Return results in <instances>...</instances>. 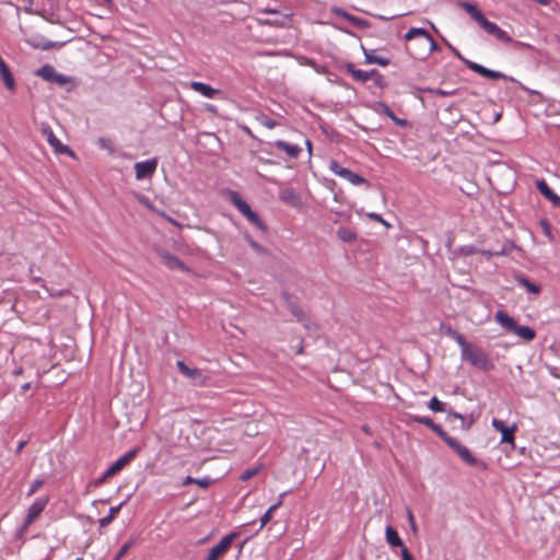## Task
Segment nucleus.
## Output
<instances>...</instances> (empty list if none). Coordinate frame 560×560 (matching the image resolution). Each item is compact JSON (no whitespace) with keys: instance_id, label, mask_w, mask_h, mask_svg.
<instances>
[{"instance_id":"f257e3e1","label":"nucleus","mask_w":560,"mask_h":560,"mask_svg":"<svg viewBox=\"0 0 560 560\" xmlns=\"http://www.w3.org/2000/svg\"><path fill=\"white\" fill-rule=\"evenodd\" d=\"M462 357L465 361L480 370L487 371L491 368V361L488 354L481 348L472 343L465 349Z\"/></svg>"},{"instance_id":"f03ea898","label":"nucleus","mask_w":560,"mask_h":560,"mask_svg":"<svg viewBox=\"0 0 560 560\" xmlns=\"http://www.w3.org/2000/svg\"><path fill=\"white\" fill-rule=\"evenodd\" d=\"M231 202L250 223H253L260 230H266V225L260 220L259 215L250 209L249 205L245 200H243L237 192L231 194Z\"/></svg>"},{"instance_id":"7ed1b4c3","label":"nucleus","mask_w":560,"mask_h":560,"mask_svg":"<svg viewBox=\"0 0 560 560\" xmlns=\"http://www.w3.org/2000/svg\"><path fill=\"white\" fill-rule=\"evenodd\" d=\"M462 8L482 27L488 34L494 35L499 27L495 23L486 19L483 13L477 8L476 4L470 2H463Z\"/></svg>"},{"instance_id":"20e7f679","label":"nucleus","mask_w":560,"mask_h":560,"mask_svg":"<svg viewBox=\"0 0 560 560\" xmlns=\"http://www.w3.org/2000/svg\"><path fill=\"white\" fill-rule=\"evenodd\" d=\"M447 446L450 448H452L460 457V459L463 462H465L467 465H469V466H478V467H481L482 469L487 468L486 463H483L482 460L477 459L471 454V452L466 446L460 444L455 438L450 440V442L447 443Z\"/></svg>"},{"instance_id":"39448f33","label":"nucleus","mask_w":560,"mask_h":560,"mask_svg":"<svg viewBox=\"0 0 560 560\" xmlns=\"http://www.w3.org/2000/svg\"><path fill=\"white\" fill-rule=\"evenodd\" d=\"M48 504V498H37L28 508L27 514L21 527L22 532H26L28 527L39 517Z\"/></svg>"},{"instance_id":"423d86ee","label":"nucleus","mask_w":560,"mask_h":560,"mask_svg":"<svg viewBox=\"0 0 560 560\" xmlns=\"http://www.w3.org/2000/svg\"><path fill=\"white\" fill-rule=\"evenodd\" d=\"M454 54L467 66L471 71L492 80L506 79V75L502 72L490 70L477 62L465 59L456 49H454Z\"/></svg>"},{"instance_id":"0eeeda50","label":"nucleus","mask_w":560,"mask_h":560,"mask_svg":"<svg viewBox=\"0 0 560 560\" xmlns=\"http://www.w3.org/2000/svg\"><path fill=\"white\" fill-rule=\"evenodd\" d=\"M346 71L351 74L354 81L366 82L369 80L375 81L376 84H381L383 77L377 70L364 71L357 69L353 63L346 65Z\"/></svg>"},{"instance_id":"6e6552de","label":"nucleus","mask_w":560,"mask_h":560,"mask_svg":"<svg viewBox=\"0 0 560 560\" xmlns=\"http://www.w3.org/2000/svg\"><path fill=\"white\" fill-rule=\"evenodd\" d=\"M139 453V447H135L118 458L104 474L101 481L112 478L124 469Z\"/></svg>"},{"instance_id":"1a4fd4ad","label":"nucleus","mask_w":560,"mask_h":560,"mask_svg":"<svg viewBox=\"0 0 560 560\" xmlns=\"http://www.w3.org/2000/svg\"><path fill=\"white\" fill-rule=\"evenodd\" d=\"M329 170L337 176L350 182L352 185L359 186L366 183V179L359 174L353 173L349 168L341 166L337 161L329 163Z\"/></svg>"},{"instance_id":"9d476101","label":"nucleus","mask_w":560,"mask_h":560,"mask_svg":"<svg viewBox=\"0 0 560 560\" xmlns=\"http://www.w3.org/2000/svg\"><path fill=\"white\" fill-rule=\"evenodd\" d=\"M417 37H421L424 40V46L427 49V55H430L432 51L438 49V45L433 37L428 33L424 28L411 27L406 34V40H412Z\"/></svg>"},{"instance_id":"9b49d317","label":"nucleus","mask_w":560,"mask_h":560,"mask_svg":"<svg viewBox=\"0 0 560 560\" xmlns=\"http://www.w3.org/2000/svg\"><path fill=\"white\" fill-rule=\"evenodd\" d=\"M492 427L495 431L501 433L502 444H511L513 447L515 446L514 434L517 430L516 424H513L512 427H506L502 420L494 418L492 420Z\"/></svg>"},{"instance_id":"f8f14e48","label":"nucleus","mask_w":560,"mask_h":560,"mask_svg":"<svg viewBox=\"0 0 560 560\" xmlns=\"http://www.w3.org/2000/svg\"><path fill=\"white\" fill-rule=\"evenodd\" d=\"M38 77L44 79L48 82L57 83L58 85L62 86L69 83V78L66 75L58 73L55 68L50 65H45L42 68H39L36 72Z\"/></svg>"},{"instance_id":"ddd939ff","label":"nucleus","mask_w":560,"mask_h":560,"mask_svg":"<svg viewBox=\"0 0 560 560\" xmlns=\"http://www.w3.org/2000/svg\"><path fill=\"white\" fill-rule=\"evenodd\" d=\"M158 163L159 162L156 158L136 163V178L139 180L144 178H151L156 171Z\"/></svg>"},{"instance_id":"4468645a","label":"nucleus","mask_w":560,"mask_h":560,"mask_svg":"<svg viewBox=\"0 0 560 560\" xmlns=\"http://www.w3.org/2000/svg\"><path fill=\"white\" fill-rule=\"evenodd\" d=\"M177 368L183 375L192 380L197 385H206L209 381V376L205 375L201 370L189 368L183 361H177Z\"/></svg>"},{"instance_id":"2eb2a0df","label":"nucleus","mask_w":560,"mask_h":560,"mask_svg":"<svg viewBox=\"0 0 560 560\" xmlns=\"http://www.w3.org/2000/svg\"><path fill=\"white\" fill-rule=\"evenodd\" d=\"M189 88L208 98H214L217 96L222 95L221 90L213 89L212 86L198 81H191L189 83Z\"/></svg>"},{"instance_id":"dca6fc26","label":"nucleus","mask_w":560,"mask_h":560,"mask_svg":"<svg viewBox=\"0 0 560 560\" xmlns=\"http://www.w3.org/2000/svg\"><path fill=\"white\" fill-rule=\"evenodd\" d=\"M0 78L4 84V86L9 91H15L16 84L14 77L9 68V66L5 63V61L0 56Z\"/></svg>"},{"instance_id":"f3484780","label":"nucleus","mask_w":560,"mask_h":560,"mask_svg":"<svg viewBox=\"0 0 560 560\" xmlns=\"http://www.w3.org/2000/svg\"><path fill=\"white\" fill-rule=\"evenodd\" d=\"M279 198L284 203L298 208L302 205L301 196L293 188H283L279 192Z\"/></svg>"},{"instance_id":"a211bd4d","label":"nucleus","mask_w":560,"mask_h":560,"mask_svg":"<svg viewBox=\"0 0 560 560\" xmlns=\"http://www.w3.org/2000/svg\"><path fill=\"white\" fill-rule=\"evenodd\" d=\"M494 318L499 325L510 332H513L517 326L515 319L503 311H498Z\"/></svg>"},{"instance_id":"6ab92c4d","label":"nucleus","mask_w":560,"mask_h":560,"mask_svg":"<svg viewBox=\"0 0 560 560\" xmlns=\"http://www.w3.org/2000/svg\"><path fill=\"white\" fill-rule=\"evenodd\" d=\"M275 148L285 152L290 158L296 159L302 152V148L298 144H291L283 140H277L272 144Z\"/></svg>"},{"instance_id":"aec40b11","label":"nucleus","mask_w":560,"mask_h":560,"mask_svg":"<svg viewBox=\"0 0 560 560\" xmlns=\"http://www.w3.org/2000/svg\"><path fill=\"white\" fill-rule=\"evenodd\" d=\"M537 189L552 205L560 206V197L553 192V190L548 186V184L545 180L537 182Z\"/></svg>"},{"instance_id":"412c9836","label":"nucleus","mask_w":560,"mask_h":560,"mask_svg":"<svg viewBox=\"0 0 560 560\" xmlns=\"http://www.w3.org/2000/svg\"><path fill=\"white\" fill-rule=\"evenodd\" d=\"M385 536L387 544L390 545L392 547H400L401 549L406 547L401 538L399 537L397 530L393 526L388 525L386 527Z\"/></svg>"},{"instance_id":"4be33fe9","label":"nucleus","mask_w":560,"mask_h":560,"mask_svg":"<svg viewBox=\"0 0 560 560\" xmlns=\"http://www.w3.org/2000/svg\"><path fill=\"white\" fill-rule=\"evenodd\" d=\"M285 493L280 495L277 503L272 504L266 513L260 517V528L265 527L273 517V513L282 505V498Z\"/></svg>"},{"instance_id":"5701e85b","label":"nucleus","mask_w":560,"mask_h":560,"mask_svg":"<svg viewBox=\"0 0 560 560\" xmlns=\"http://www.w3.org/2000/svg\"><path fill=\"white\" fill-rule=\"evenodd\" d=\"M47 140L57 153H70L69 148L62 144L51 130L47 132Z\"/></svg>"},{"instance_id":"b1692460","label":"nucleus","mask_w":560,"mask_h":560,"mask_svg":"<svg viewBox=\"0 0 560 560\" xmlns=\"http://www.w3.org/2000/svg\"><path fill=\"white\" fill-rule=\"evenodd\" d=\"M125 503H126V501L121 502L117 506L110 508L108 515L98 521L100 526L107 527L116 518V516L118 515V513L120 512V510L125 505Z\"/></svg>"},{"instance_id":"393cba45","label":"nucleus","mask_w":560,"mask_h":560,"mask_svg":"<svg viewBox=\"0 0 560 560\" xmlns=\"http://www.w3.org/2000/svg\"><path fill=\"white\" fill-rule=\"evenodd\" d=\"M291 16H292V13H287V14L282 15V19H257V22L260 25L282 27L285 25L284 20H290Z\"/></svg>"},{"instance_id":"a878e982","label":"nucleus","mask_w":560,"mask_h":560,"mask_svg":"<svg viewBox=\"0 0 560 560\" xmlns=\"http://www.w3.org/2000/svg\"><path fill=\"white\" fill-rule=\"evenodd\" d=\"M513 334L517 335L520 338H522L526 341H532L536 337L535 330L528 326H518L517 325L515 330L513 331Z\"/></svg>"},{"instance_id":"bb28decb","label":"nucleus","mask_w":560,"mask_h":560,"mask_svg":"<svg viewBox=\"0 0 560 560\" xmlns=\"http://www.w3.org/2000/svg\"><path fill=\"white\" fill-rule=\"evenodd\" d=\"M164 264L170 269H179V270H187L186 266L183 261H180L177 257L172 255H165L164 256Z\"/></svg>"},{"instance_id":"cd10ccee","label":"nucleus","mask_w":560,"mask_h":560,"mask_svg":"<svg viewBox=\"0 0 560 560\" xmlns=\"http://www.w3.org/2000/svg\"><path fill=\"white\" fill-rule=\"evenodd\" d=\"M365 58L368 63H375L382 67H386L389 65L388 58L377 56L374 52H365Z\"/></svg>"},{"instance_id":"c85d7f7f","label":"nucleus","mask_w":560,"mask_h":560,"mask_svg":"<svg viewBox=\"0 0 560 560\" xmlns=\"http://www.w3.org/2000/svg\"><path fill=\"white\" fill-rule=\"evenodd\" d=\"M518 283L523 285L528 292L538 294L541 290L540 285L530 282L527 278L522 277L517 279Z\"/></svg>"},{"instance_id":"c756f323","label":"nucleus","mask_w":560,"mask_h":560,"mask_svg":"<svg viewBox=\"0 0 560 560\" xmlns=\"http://www.w3.org/2000/svg\"><path fill=\"white\" fill-rule=\"evenodd\" d=\"M289 307H290V311H291V313L293 314V316H294V317H296V319H298L299 322H303V323H304V326H305L307 329H310V328H311V325H310V323H308V319H306V318L304 317V314H303L302 310H301L298 305H295V304H293V303H290Z\"/></svg>"},{"instance_id":"7c9ffc66","label":"nucleus","mask_w":560,"mask_h":560,"mask_svg":"<svg viewBox=\"0 0 560 560\" xmlns=\"http://www.w3.org/2000/svg\"><path fill=\"white\" fill-rule=\"evenodd\" d=\"M337 235L341 241L348 242V243L354 241L357 237L354 232H352L351 230L346 229V228H339L337 231Z\"/></svg>"},{"instance_id":"2f4dec72","label":"nucleus","mask_w":560,"mask_h":560,"mask_svg":"<svg viewBox=\"0 0 560 560\" xmlns=\"http://www.w3.org/2000/svg\"><path fill=\"white\" fill-rule=\"evenodd\" d=\"M136 544V539H129L128 541H126L119 549V551L117 552L116 557L114 560H120L121 558H124L128 551L130 550V548Z\"/></svg>"},{"instance_id":"473e14b6","label":"nucleus","mask_w":560,"mask_h":560,"mask_svg":"<svg viewBox=\"0 0 560 560\" xmlns=\"http://www.w3.org/2000/svg\"><path fill=\"white\" fill-rule=\"evenodd\" d=\"M260 470H261V465L248 468L242 472L241 480L247 481V480L252 479L253 477L257 476Z\"/></svg>"},{"instance_id":"72a5a7b5","label":"nucleus","mask_w":560,"mask_h":560,"mask_svg":"<svg viewBox=\"0 0 560 560\" xmlns=\"http://www.w3.org/2000/svg\"><path fill=\"white\" fill-rule=\"evenodd\" d=\"M31 44L35 48H40L43 50H48V49H51V48H59V47H61L63 45L62 43H54V42H50V40H43L42 43H31Z\"/></svg>"},{"instance_id":"f704fd0d","label":"nucleus","mask_w":560,"mask_h":560,"mask_svg":"<svg viewBox=\"0 0 560 560\" xmlns=\"http://www.w3.org/2000/svg\"><path fill=\"white\" fill-rule=\"evenodd\" d=\"M334 12L337 15H340V16L345 18L346 20H348L351 24L357 25V26L360 25L361 21L359 18L349 14L348 12L343 11L342 9H335Z\"/></svg>"},{"instance_id":"c9c22d12","label":"nucleus","mask_w":560,"mask_h":560,"mask_svg":"<svg viewBox=\"0 0 560 560\" xmlns=\"http://www.w3.org/2000/svg\"><path fill=\"white\" fill-rule=\"evenodd\" d=\"M334 12L337 15H340V16L345 18L346 20H348L351 24L357 25V26L360 25L361 21L359 18L349 14L348 12L343 11L342 9H335Z\"/></svg>"},{"instance_id":"e433bc0d","label":"nucleus","mask_w":560,"mask_h":560,"mask_svg":"<svg viewBox=\"0 0 560 560\" xmlns=\"http://www.w3.org/2000/svg\"><path fill=\"white\" fill-rule=\"evenodd\" d=\"M539 226L541 228V231L542 233L546 235V237L552 242L553 241V234H552V231H551V224L549 223L548 220H540L539 222Z\"/></svg>"},{"instance_id":"4c0bfd02","label":"nucleus","mask_w":560,"mask_h":560,"mask_svg":"<svg viewBox=\"0 0 560 560\" xmlns=\"http://www.w3.org/2000/svg\"><path fill=\"white\" fill-rule=\"evenodd\" d=\"M430 429L435 432L446 444L450 442V440L453 439V436L448 435L441 425L433 422V425L430 427Z\"/></svg>"},{"instance_id":"58836bf2","label":"nucleus","mask_w":560,"mask_h":560,"mask_svg":"<svg viewBox=\"0 0 560 560\" xmlns=\"http://www.w3.org/2000/svg\"><path fill=\"white\" fill-rule=\"evenodd\" d=\"M452 337L458 343V346L462 348V353L465 351V349H467V347H469L471 345V343L467 342L465 337L457 331H453Z\"/></svg>"},{"instance_id":"ea45409f","label":"nucleus","mask_w":560,"mask_h":560,"mask_svg":"<svg viewBox=\"0 0 560 560\" xmlns=\"http://www.w3.org/2000/svg\"><path fill=\"white\" fill-rule=\"evenodd\" d=\"M429 408L434 412H441L444 410V404L436 397H433L429 402Z\"/></svg>"},{"instance_id":"a19ab883","label":"nucleus","mask_w":560,"mask_h":560,"mask_svg":"<svg viewBox=\"0 0 560 560\" xmlns=\"http://www.w3.org/2000/svg\"><path fill=\"white\" fill-rule=\"evenodd\" d=\"M493 36L497 39H499L501 42H505V43H510L512 40V38L508 35V33L500 27L497 28Z\"/></svg>"},{"instance_id":"79ce46f5","label":"nucleus","mask_w":560,"mask_h":560,"mask_svg":"<svg viewBox=\"0 0 560 560\" xmlns=\"http://www.w3.org/2000/svg\"><path fill=\"white\" fill-rule=\"evenodd\" d=\"M43 485L44 481L42 479L34 480L28 489L27 495L32 497L33 494H35Z\"/></svg>"},{"instance_id":"37998d69","label":"nucleus","mask_w":560,"mask_h":560,"mask_svg":"<svg viewBox=\"0 0 560 560\" xmlns=\"http://www.w3.org/2000/svg\"><path fill=\"white\" fill-rule=\"evenodd\" d=\"M377 110L378 112H382L384 113L385 115H387L390 119H395V114L393 113V110L388 107V105H386L385 103H378L377 104Z\"/></svg>"},{"instance_id":"c03bdc74","label":"nucleus","mask_w":560,"mask_h":560,"mask_svg":"<svg viewBox=\"0 0 560 560\" xmlns=\"http://www.w3.org/2000/svg\"><path fill=\"white\" fill-rule=\"evenodd\" d=\"M407 516H408V522L410 524V527L412 529L413 533H417L418 530V527H417V524H416V520H415V515L412 513L411 510H407Z\"/></svg>"},{"instance_id":"a18cd8bd","label":"nucleus","mask_w":560,"mask_h":560,"mask_svg":"<svg viewBox=\"0 0 560 560\" xmlns=\"http://www.w3.org/2000/svg\"><path fill=\"white\" fill-rule=\"evenodd\" d=\"M212 483L211 478L205 477L202 479H197L196 485H198L201 488H208Z\"/></svg>"},{"instance_id":"49530a36","label":"nucleus","mask_w":560,"mask_h":560,"mask_svg":"<svg viewBox=\"0 0 560 560\" xmlns=\"http://www.w3.org/2000/svg\"><path fill=\"white\" fill-rule=\"evenodd\" d=\"M416 421L430 428L433 425V420L429 417H417Z\"/></svg>"},{"instance_id":"de8ad7c7","label":"nucleus","mask_w":560,"mask_h":560,"mask_svg":"<svg viewBox=\"0 0 560 560\" xmlns=\"http://www.w3.org/2000/svg\"><path fill=\"white\" fill-rule=\"evenodd\" d=\"M261 124L269 129H272L278 125L277 121L268 117L262 118Z\"/></svg>"},{"instance_id":"09e8293b","label":"nucleus","mask_w":560,"mask_h":560,"mask_svg":"<svg viewBox=\"0 0 560 560\" xmlns=\"http://www.w3.org/2000/svg\"><path fill=\"white\" fill-rule=\"evenodd\" d=\"M246 240L252 248H254L256 252H262L261 245H259L257 242H255L252 237L246 236Z\"/></svg>"},{"instance_id":"8fccbe9b","label":"nucleus","mask_w":560,"mask_h":560,"mask_svg":"<svg viewBox=\"0 0 560 560\" xmlns=\"http://www.w3.org/2000/svg\"><path fill=\"white\" fill-rule=\"evenodd\" d=\"M431 93L439 96H450L454 94V92H448L441 89L432 90Z\"/></svg>"},{"instance_id":"3c124183","label":"nucleus","mask_w":560,"mask_h":560,"mask_svg":"<svg viewBox=\"0 0 560 560\" xmlns=\"http://www.w3.org/2000/svg\"><path fill=\"white\" fill-rule=\"evenodd\" d=\"M401 559H402V560H415V559L412 558V556L410 555V552L408 551L407 547H404V548L401 549Z\"/></svg>"},{"instance_id":"603ef678","label":"nucleus","mask_w":560,"mask_h":560,"mask_svg":"<svg viewBox=\"0 0 560 560\" xmlns=\"http://www.w3.org/2000/svg\"><path fill=\"white\" fill-rule=\"evenodd\" d=\"M369 217L374 220V221H377V222H381L383 223L384 225H388L387 222L385 220H383V218L377 214V213H370Z\"/></svg>"},{"instance_id":"864d4df0","label":"nucleus","mask_w":560,"mask_h":560,"mask_svg":"<svg viewBox=\"0 0 560 560\" xmlns=\"http://www.w3.org/2000/svg\"><path fill=\"white\" fill-rule=\"evenodd\" d=\"M259 12L267 13V14H280V12L273 8L260 9Z\"/></svg>"},{"instance_id":"5fc2aeb1","label":"nucleus","mask_w":560,"mask_h":560,"mask_svg":"<svg viewBox=\"0 0 560 560\" xmlns=\"http://www.w3.org/2000/svg\"><path fill=\"white\" fill-rule=\"evenodd\" d=\"M206 110L207 112H210L212 114H217L218 109H217V106L212 105V104H206Z\"/></svg>"},{"instance_id":"6e6d98bb","label":"nucleus","mask_w":560,"mask_h":560,"mask_svg":"<svg viewBox=\"0 0 560 560\" xmlns=\"http://www.w3.org/2000/svg\"><path fill=\"white\" fill-rule=\"evenodd\" d=\"M197 479L196 478H192L190 476H188L185 480H184V486H187V485H191V483H196Z\"/></svg>"},{"instance_id":"4d7b16f0","label":"nucleus","mask_w":560,"mask_h":560,"mask_svg":"<svg viewBox=\"0 0 560 560\" xmlns=\"http://www.w3.org/2000/svg\"><path fill=\"white\" fill-rule=\"evenodd\" d=\"M26 441H21L19 444H18V447H16V453H21L23 451V448L25 447L26 445Z\"/></svg>"},{"instance_id":"13d9d810","label":"nucleus","mask_w":560,"mask_h":560,"mask_svg":"<svg viewBox=\"0 0 560 560\" xmlns=\"http://www.w3.org/2000/svg\"><path fill=\"white\" fill-rule=\"evenodd\" d=\"M305 144H306L308 154L312 155V142H311V140H306Z\"/></svg>"},{"instance_id":"bf43d9fd","label":"nucleus","mask_w":560,"mask_h":560,"mask_svg":"<svg viewBox=\"0 0 560 560\" xmlns=\"http://www.w3.org/2000/svg\"><path fill=\"white\" fill-rule=\"evenodd\" d=\"M393 120H394L397 125H399V126H405V125H406V121H405V120L399 119V118H397L396 116H395V119H393Z\"/></svg>"},{"instance_id":"052dcab7","label":"nucleus","mask_w":560,"mask_h":560,"mask_svg":"<svg viewBox=\"0 0 560 560\" xmlns=\"http://www.w3.org/2000/svg\"><path fill=\"white\" fill-rule=\"evenodd\" d=\"M534 1L539 4H542V5H548L550 3V0H534Z\"/></svg>"},{"instance_id":"680f3d73","label":"nucleus","mask_w":560,"mask_h":560,"mask_svg":"<svg viewBox=\"0 0 560 560\" xmlns=\"http://www.w3.org/2000/svg\"><path fill=\"white\" fill-rule=\"evenodd\" d=\"M100 144H101L102 148H107V140L101 139L100 140Z\"/></svg>"},{"instance_id":"e2e57ef3","label":"nucleus","mask_w":560,"mask_h":560,"mask_svg":"<svg viewBox=\"0 0 560 560\" xmlns=\"http://www.w3.org/2000/svg\"><path fill=\"white\" fill-rule=\"evenodd\" d=\"M482 255L487 256L488 258L493 256V254L491 252H488V250H483Z\"/></svg>"},{"instance_id":"0e129e2a","label":"nucleus","mask_w":560,"mask_h":560,"mask_svg":"<svg viewBox=\"0 0 560 560\" xmlns=\"http://www.w3.org/2000/svg\"><path fill=\"white\" fill-rule=\"evenodd\" d=\"M363 431H364L365 433H370L369 428H368L366 425H364V427H363Z\"/></svg>"},{"instance_id":"69168bd1","label":"nucleus","mask_w":560,"mask_h":560,"mask_svg":"<svg viewBox=\"0 0 560 560\" xmlns=\"http://www.w3.org/2000/svg\"><path fill=\"white\" fill-rule=\"evenodd\" d=\"M430 25H431V27H432L435 32H438V30H436V27H435V25H434L433 23H430Z\"/></svg>"},{"instance_id":"338daca9","label":"nucleus","mask_w":560,"mask_h":560,"mask_svg":"<svg viewBox=\"0 0 560 560\" xmlns=\"http://www.w3.org/2000/svg\"><path fill=\"white\" fill-rule=\"evenodd\" d=\"M556 40L560 44V35L556 36Z\"/></svg>"},{"instance_id":"774afa93","label":"nucleus","mask_w":560,"mask_h":560,"mask_svg":"<svg viewBox=\"0 0 560 560\" xmlns=\"http://www.w3.org/2000/svg\"><path fill=\"white\" fill-rule=\"evenodd\" d=\"M454 416H455L456 418H460V419L463 418V417H462V415H459V413H454Z\"/></svg>"}]
</instances>
